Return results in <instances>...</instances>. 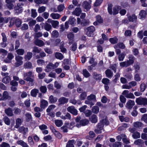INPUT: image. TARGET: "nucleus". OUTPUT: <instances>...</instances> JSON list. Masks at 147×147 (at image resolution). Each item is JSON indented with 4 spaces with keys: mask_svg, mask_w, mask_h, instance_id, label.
Listing matches in <instances>:
<instances>
[{
    "mask_svg": "<svg viewBox=\"0 0 147 147\" xmlns=\"http://www.w3.org/2000/svg\"><path fill=\"white\" fill-rule=\"evenodd\" d=\"M59 64V63L56 62L55 64H53L52 63L50 62L47 65L45 69V71L47 72H49L52 69H54L57 67Z\"/></svg>",
    "mask_w": 147,
    "mask_h": 147,
    "instance_id": "nucleus-1",
    "label": "nucleus"
},
{
    "mask_svg": "<svg viewBox=\"0 0 147 147\" xmlns=\"http://www.w3.org/2000/svg\"><path fill=\"white\" fill-rule=\"evenodd\" d=\"M23 57L22 56H16L15 58L16 62L14 64V66L16 67H18L22 65L23 63Z\"/></svg>",
    "mask_w": 147,
    "mask_h": 147,
    "instance_id": "nucleus-2",
    "label": "nucleus"
},
{
    "mask_svg": "<svg viewBox=\"0 0 147 147\" xmlns=\"http://www.w3.org/2000/svg\"><path fill=\"white\" fill-rule=\"evenodd\" d=\"M136 102L140 105H147V98L142 97L138 98L136 99Z\"/></svg>",
    "mask_w": 147,
    "mask_h": 147,
    "instance_id": "nucleus-3",
    "label": "nucleus"
},
{
    "mask_svg": "<svg viewBox=\"0 0 147 147\" xmlns=\"http://www.w3.org/2000/svg\"><path fill=\"white\" fill-rule=\"evenodd\" d=\"M122 94L124 95L127 98L131 99L135 98V96L134 94L131 92H129V91L128 90H124L122 93Z\"/></svg>",
    "mask_w": 147,
    "mask_h": 147,
    "instance_id": "nucleus-4",
    "label": "nucleus"
},
{
    "mask_svg": "<svg viewBox=\"0 0 147 147\" xmlns=\"http://www.w3.org/2000/svg\"><path fill=\"white\" fill-rule=\"evenodd\" d=\"M86 34L89 37H91L94 34L93 32L95 30V28L93 26L88 27L87 28Z\"/></svg>",
    "mask_w": 147,
    "mask_h": 147,
    "instance_id": "nucleus-5",
    "label": "nucleus"
},
{
    "mask_svg": "<svg viewBox=\"0 0 147 147\" xmlns=\"http://www.w3.org/2000/svg\"><path fill=\"white\" fill-rule=\"evenodd\" d=\"M16 0H5L7 7L9 9H13L14 5L13 3L15 2Z\"/></svg>",
    "mask_w": 147,
    "mask_h": 147,
    "instance_id": "nucleus-6",
    "label": "nucleus"
},
{
    "mask_svg": "<svg viewBox=\"0 0 147 147\" xmlns=\"http://www.w3.org/2000/svg\"><path fill=\"white\" fill-rule=\"evenodd\" d=\"M67 111L74 115H78V111L73 106L68 107L67 108Z\"/></svg>",
    "mask_w": 147,
    "mask_h": 147,
    "instance_id": "nucleus-7",
    "label": "nucleus"
},
{
    "mask_svg": "<svg viewBox=\"0 0 147 147\" xmlns=\"http://www.w3.org/2000/svg\"><path fill=\"white\" fill-rule=\"evenodd\" d=\"M32 75V72L31 71L28 73H24V79L27 81H32L33 79L30 77Z\"/></svg>",
    "mask_w": 147,
    "mask_h": 147,
    "instance_id": "nucleus-8",
    "label": "nucleus"
},
{
    "mask_svg": "<svg viewBox=\"0 0 147 147\" xmlns=\"http://www.w3.org/2000/svg\"><path fill=\"white\" fill-rule=\"evenodd\" d=\"M135 104V103L134 100H129L126 103L125 107L128 109H131Z\"/></svg>",
    "mask_w": 147,
    "mask_h": 147,
    "instance_id": "nucleus-9",
    "label": "nucleus"
},
{
    "mask_svg": "<svg viewBox=\"0 0 147 147\" xmlns=\"http://www.w3.org/2000/svg\"><path fill=\"white\" fill-rule=\"evenodd\" d=\"M50 128L52 132L59 139H60L62 137V136L61 134L59 131H57L53 126H51Z\"/></svg>",
    "mask_w": 147,
    "mask_h": 147,
    "instance_id": "nucleus-10",
    "label": "nucleus"
},
{
    "mask_svg": "<svg viewBox=\"0 0 147 147\" xmlns=\"http://www.w3.org/2000/svg\"><path fill=\"white\" fill-rule=\"evenodd\" d=\"M14 56L11 53H9L7 58L4 60L3 61L6 63H10L12 59L14 57Z\"/></svg>",
    "mask_w": 147,
    "mask_h": 147,
    "instance_id": "nucleus-11",
    "label": "nucleus"
},
{
    "mask_svg": "<svg viewBox=\"0 0 147 147\" xmlns=\"http://www.w3.org/2000/svg\"><path fill=\"white\" fill-rule=\"evenodd\" d=\"M67 38L69 41V44H71L74 41V34L72 32H69L67 35Z\"/></svg>",
    "mask_w": 147,
    "mask_h": 147,
    "instance_id": "nucleus-12",
    "label": "nucleus"
},
{
    "mask_svg": "<svg viewBox=\"0 0 147 147\" xmlns=\"http://www.w3.org/2000/svg\"><path fill=\"white\" fill-rule=\"evenodd\" d=\"M48 105V102L44 99H42L40 101V107L41 109H44L47 107Z\"/></svg>",
    "mask_w": 147,
    "mask_h": 147,
    "instance_id": "nucleus-13",
    "label": "nucleus"
},
{
    "mask_svg": "<svg viewBox=\"0 0 147 147\" xmlns=\"http://www.w3.org/2000/svg\"><path fill=\"white\" fill-rule=\"evenodd\" d=\"M5 112L9 116L12 117L14 115L12 109L8 107L5 110Z\"/></svg>",
    "mask_w": 147,
    "mask_h": 147,
    "instance_id": "nucleus-14",
    "label": "nucleus"
},
{
    "mask_svg": "<svg viewBox=\"0 0 147 147\" xmlns=\"http://www.w3.org/2000/svg\"><path fill=\"white\" fill-rule=\"evenodd\" d=\"M68 99L64 97H61L58 100L59 104H64L67 102Z\"/></svg>",
    "mask_w": 147,
    "mask_h": 147,
    "instance_id": "nucleus-15",
    "label": "nucleus"
},
{
    "mask_svg": "<svg viewBox=\"0 0 147 147\" xmlns=\"http://www.w3.org/2000/svg\"><path fill=\"white\" fill-rule=\"evenodd\" d=\"M128 19L129 22H136L137 20V17L135 14H133L128 17Z\"/></svg>",
    "mask_w": 147,
    "mask_h": 147,
    "instance_id": "nucleus-16",
    "label": "nucleus"
},
{
    "mask_svg": "<svg viewBox=\"0 0 147 147\" xmlns=\"http://www.w3.org/2000/svg\"><path fill=\"white\" fill-rule=\"evenodd\" d=\"M28 129L27 127H25L24 126H22L19 127V131L24 134L25 135L28 132Z\"/></svg>",
    "mask_w": 147,
    "mask_h": 147,
    "instance_id": "nucleus-17",
    "label": "nucleus"
},
{
    "mask_svg": "<svg viewBox=\"0 0 147 147\" xmlns=\"http://www.w3.org/2000/svg\"><path fill=\"white\" fill-rule=\"evenodd\" d=\"M82 10L79 7L76 8L74 11L72 12V14L75 15L77 16H79L81 13Z\"/></svg>",
    "mask_w": 147,
    "mask_h": 147,
    "instance_id": "nucleus-18",
    "label": "nucleus"
},
{
    "mask_svg": "<svg viewBox=\"0 0 147 147\" xmlns=\"http://www.w3.org/2000/svg\"><path fill=\"white\" fill-rule=\"evenodd\" d=\"M129 60L127 61L129 65L132 64L134 62V61L135 60V57L132 55H129L128 57Z\"/></svg>",
    "mask_w": 147,
    "mask_h": 147,
    "instance_id": "nucleus-19",
    "label": "nucleus"
},
{
    "mask_svg": "<svg viewBox=\"0 0 147 147\" xmlns=\"http://www.w3.org/2000/svg\"><path fill=\"white\" fill-rule=\"evenodd\" d=\"M89 120L92 123H96L97 121V118L96 115L95 114L92 115L89 118Z\"/></svg>",
    "mask_w": 147,
    "mask_h": 147,
    "instance_id": "nucleus-20",
    "label": "nucleus"
},
{
    "mask_svg": "<svg viewBox=\"0 0 147 147\" xmlns=\"http://www.w3.org/2000/svg\"><path fill=\"white\" fill-rule=\"evenodd\" d=\"M55 56L56 58L62 60L64 58V56L61 53L59 52H56L55 53Z\"/></svg>",
    "mask_w": 147,
    "mask_h": 147,
    "instance_id": "nucleus-21",
    "label": "nucleus"
},
{
    "mask_svg": "<svg viewBox=\"0 0 147 147\" xmlns=\"http://www.w3.org/2000/svg\"><path fill=\"white\" fill-rule=\"evenodd\" d=\"M35 44L38 46L40 47H41L44 46L45 45L44 42L42 40H39L37 39L35 41Z\"/></svg>",
    "mask_w": 147,
    "mask_h": 147,
    "instance_id": "nucleus-22",
    "label": "nucleus"
},
{
    "mask_svg": "<svg viewBox=\"0 0 147 147\" xmlns=\"http://www.w3.org/2000/svg\"><path fill=\"white\" fill-rule=\"evenodd\" d=\"M93 76L94 79L96 80H100L102 79L101 75L100 74H97L95 72H93Z\"/></svg>",
    "mask_w": 147,
    "mask_h": 147,
    "instance_id": "nucleus-23",
    "label": "nucleus"
},
{
    "mask_svg": "<svg viewBox=\"0 0 147 147\" xmlns=\"http://www.w3.org/2000/svg\"><path fill=\"white\" fill-rule=\"evenodd\" d=\"M103 127V125L102 123L100 122L98 123L97 126V127L98 129H96L95 130V132L97 133H101L100 130L102 129Z\"/></svg>",
    "mask_w": 147,
    "mask_h": 147,
    "instance_id": "nucleus-24",
    "label": "nucleus"
},
{
    "mask_svg": "<svg viewBox=\"0 0 147 147\" xmlns=\"http://www.w3.org/2000/svg\"><path fill=\"white\" fill-rule=\"evenodd\" d=\"M50 16L53 19H58L61 16V15L58 13H52L50 15Z\"/></svg>",
    "mask_w": 147,
    "mask_h": 147,
    "instance_id": "nucleus-25",
    "label": "nucleus"
},
{
    "mask_svg": "<svg viewBox=\"0 0 147 147\" xmlns=\"http://www.w3.org/2000/svg\"><path fill=\"white\" fill-rule=\"evenodd\" d=\"M142 125L143 124L141 122L139 121H137L133 123L134 127L136 128H140Z\"/></svg>",
    "mask_w": 147,
    "mask_h": 147,
    "instance_id": "nucleus-26",
    "label": "nucleus"
},
{
    "mask_svg": "<svg viewBox=\"0 0 147 147\" xmlns=\"http://www.w3.org/2000/svg\"><path fill=\"white\" fill-rule=\"evenodd\" d=\"M57 98L54 97L53 95H51L49 98V102L51 103H55L57 101Z\"/></svg>",
    "mask_w": 147,
    "mask_h": 147,
    "instance_id": "nucleus-27",
    "label": "nucleus"
},
{
    "mask_svg": "<svg viewBox=\"0 0 147 147\" xmlns=\"http://www.w3.org/2000/svg\"><path fill=\"white\" fill-rule=\"evenodd\" d=\"M17 143L18 144L20 145L23 147H29L27 144L22 140H20L17 141Z\"/></svg>",
    "mask_w": 147,
    "mask_h": 147,
    "instance_id": "nucleus-28",
    "label": "nucleus"
},
{
    "mask_svg": "<svg viewBox=\"0 0 147 147\" xmlns=\"http://www.w3.org/2000/svg\"><path fill=\"white\" fill-rule=\"evenodd\" d=\"M82 6L84 7L87 9H90L91 7V6L90 4L86 1L84 2L82 4Z\"/></svg>",
    "mask_w": 147,
    "mask_h": 147,
    "instance_id": "nucleus-29",
    "label": "nucleus"
},
{
    "mask_svg": "<svg viewBox=\"0 0 147 147\" xmlns=\"http://www.w3.org/2000/svg\"><path fill=\"white\" fill-rule=\"evenodd\" d=\"M32 53L28 52L26 55L24 56V59L26 60H29L32 56Z\"/></svg>",
    "mask_w": 147,
    "mask_h": 147,
    "instance_id": "nucleus-30",
    "label": "nucleus"
},
{
    "mask_svg": "<svg viewBox=\"0 0 147 147\" xmlns=\"http://www.w3.org/2000/svg\"><path fill=\"white\" fill-rule=\"evenodd\" d=\"M10 97L8 95V93L7 91H4L3 94V96H2V100L5 99H7L10 98Z\"/></svg>",
    "mask_w": 147,
    "mask_h": 147,
    "instance_id": "nucleus-31",
    "label": "nucleus"
},
{
    "mask_svg": "<svg viewBox=\"0 0 147 147\" xmlns=\"http://www.w3.org/2000/svg\"><path fill=\"white\" fill-rule=\"evenodd\" d=\"M105 73L107 77L109 78H111L113 76V73L109 69L106 70Z\"/></svg>",
    "mask_w": 147,
    "mask_h": 147,
    "instance_id": "nucleus-32",
    "label": "nucleus"
},
{
    "mask_svg": "<svg viewBox=\"0 0 147 147\" xmlns=\"http://www.w3.org/2000/svg\"><path fill=\"white\" fill-rule=\"evenodd\" d=\"M24 68L27 69L31 68L32 67V63L29 61L25 63L24 65Z\"/></svg>",
    "mask_w": 147,
    "mask_h": 147,
    "instance_id": "nucleus-33",
    "label": "nucleus"
},
{
    "mask_svg": "<svg viewBox=\"0 0 147 147\" xmlns=\"http://www.w3.org/2000/svg\"><path fill=\"white\" fill-rule=\"evenodd\" d=\"M16 52L18 55H22L24 53L25 51L24 49H19L17 50Z\"/></svg>",
    "mask_w": 147,
    "mask_h": 147,
    "instance_id": "nucleus-34",
    "label": "nucleus"
},
{
    "mask_svg": "<svg viewBox=\"0 0 147 147\" xmlns=\"http://www.w3.org/2000/svg\"><path fill=\"white\" fill-rule=\"evenodd\" d=\"M55 123L56 125L58 127H61L63 124L61 120L57 119L55 120Z\"/></svg>",
    "mask_w": 147,
    "mask_h": 147,
    "instance_id": "nucleus-35",
    "label": "nucleus"
},
{
    "mask_svg": "<svg viewBox=\"0 0 147 147\" xmlns=\"http://www.w3.org/2000/svg\"><path fill=\"white\" fill-rule=\"evenodd\" d=\"M146 15V13L145 11L142 10L139 13V16L140 19H144L145 18Z\"/></svg>",
    "mask_w": 147,
    "mask_h": 147,
    "instance_id": "nucleus-36",
    "label": "nucleus"
},
{
    "mask_svg": "<svg viewBox=\"0 0 147 147\" xmlns=\"http://www.w3.org/2000/svg\"><path fill=\"white\" fill-rule=\"evenodd\" d=\"M89 123L88 119H85L81 120L80 121V124L83 126H85L87 125Z\"/></svg>",
    "mask_w": 147,
    "mask_h": 147,
    "instance_id": "nucleus-37",
    "label": "nucleus"
},
{
    "mask_svg": "<svg viewBox=\"0 0 147 147\" xmlns=\"http://www.w3.org/2000/svg\"><path fill=\"white\" fill-rule=\"evenodd\" d=\"M39 90H38L34 89L32 90L31 92V94L32 96L35 97L36 96Z\"/></svg>",
    "mask_w": 147,
    "mask_h": 147,
    "instance_id": "nucleus-38",
    "label": "nucleus"
},
{
    "mask_svg": "<svg viewBox=\"0 0 147 147\" xmlns=\"http://www.w3.org/2000/svg\"><path fill=\"white\" fill-rule=\"evenodd\" d=\"M92 112L95 114H97L99 112V109L97 106H93L92 108Z\"/></svg>",
    "mask_w": 147,
    "mask_h": 147,
    "instance_id": "nucleus-39",
    "label": "nucleus"
},
{
    "mask_svg": "<svg viewBox=\"0 0 147 147\" xmlns=\"http://www.w3.org/2000/svg\"><path fill=\"white\" fill-rule=\"evenodd\" d=\"M11 80L10 78L9 77H5L2 80V82L6 84H8L9 83Z\"/></svg>",
    "mask_w": 147,
    "mask_h": 147,
    "instance_id": "nucleus-40",
    "label": "nucleus"
},
{
    "mask_svg": "<svg viewBox=\"0 0 147 147\" xmlns=\"http://www.w3.org/2000/svg\"><path fill=\"white\" fill-rule=\"evenodd\" d=\"M22 123V120L21 119L18 118L16 120V125L15 127L16 128H18L21 125Z\"/></svg>",
    "mask_w": 147,
    "mask_h": 147,
    "instance_id": "nucleus-41",
    "label": "nucleus"
},
{
    "mask_svg": "<svg viewBox=\"0 0 147 147\" xmlns=\"http://www.w3.org/2000/svg\"><path fill=\"white\" fill-rule=\"evenodd\" d=\"M120 7L118 6H115L113 8V14L115 15L118 13L120 9Z\"/></svg>",
    "mask_w": 147,
    "mask_h": 147,
    "instance_id": "nucleus-42",
    "label": "nucleus"
},
{
    "mask_svg": "<svg viewBox=\"0 0 147 147\" xmlns=\"http://www.w3.org/2000/svg\"><path fill=\"white\" fill-rule=\"evenodd\" d=\"M144 143L143 140L141 139H137L134 142V144L136 145L140 146Z\"/></svg>",
    "mask_w": 147,
    "mask_h": 147,
    "instance_id": "nucleus-43",
    "label": "nucleus"
},
{
    "mask_svg": "<svg viewBox=\"0 0 147 147\" xmlns=\"http://www.w3.org/2000/svg\"><path fill=\"white\" fill-rule=\"evenodd\" d=\"M87 99L90 100H96V96L95 95L91 94L90 95L88 96Z\"/></svg>",
    "mask_w": 147,
    "mask_h": 147,
    "instance_id": "nucleus-44",
    "label": "nucleus"
},
{
    "mask_svg": "<svg viewBox=\"0 0 147 147\" xmlns=\"http://www.w3.org/2000/svg\"><path fill=\"white\" fill-rule=\"evenodd\" d=\"M74 140H70L69 141L66 145V147H74L73 143L74 142Z\"/></svg>",
    "mask_w": 147,
    "mask_h": 147,
    "instance_id": "nucleus-45",
    "label": "nucleus"
},
{
    "mask_svg": "<svg viewBox=\"0 0 147 147\" xmlns=\"http://www.w3.org/2000/svg\"><path fill=\"white\" fill-rule=\"evenodd\" d=\"M59 22L57 20H53L52 21L51 25L52 27L54 28H56L58 26Z\"/></svg>",
    "mask_w": 147,
    "mask_h": 147,
    "instance_id": "nucleus-46",
    "label": "nucleus"
},
{
    "mask_svg": "<svg viewBox=\"0 0 147 147\" xmlns=\"http://www.w3.org/2000/svg\"><path fill=\"white\" fill-rule=\"evenodd\" d=\"M87 96L86 93L84 92L82 93L80 96L79 98L81 100H84Z\"/></svg>",
    "mask_w": 147,
    "mask_h": 147,
    "instance_id": "nucleus-47",
    "label": "nucleus"
},
{
    "mask_svg": "<svg viewBox=\"0 0 147 147\" xmlns=\"http://www.w3.org/2000/svg\"><path fill=\"white\" fill-rule=\"evenodd\" d=\"M90 23V21L88 20L83 19L82 20L81 24L83 26L88 25Z\"/></svg>",
    "mask_w": 147,
    "mask_h": 147,
    "instance_id": "nucleus-48",
    "label": "nucleus"
},
{
    "mask_svg": "<svg viewBox=\"0 0 147 147\" xmlns=\"http://www.w3.org/2000/svg\"><path fill=\"white\" fill-rule=\"evenodd\" d=\"M44 28L46 30L49 31L51 29L52 26L50 24L46 23L44 26Z\"/></svg>",
    "mask_w": 147,
    "mask_h": 147,
    "instance_id": "nucleus-49",
    "label": "nucleus"
},
{
    "mask_svg": "<svg viewBox=\"0 0 147 147\" xmlns=\"http://www.w3.org/2000/svg\"><path fill=\"white\" fill-rule=\"evenodd\" d=\"M56 107L54 105H50L47 109V112H50L52 110L54 109Z\"/></svg>",
    "mask_w": 147,
    "mask_h": 147,
    "instance_id": "nucleus-50",
    "label": "nucleus"
},
{
    "mask_svg": "<svg viewBox=\"0 0 147 147\" xmlns=\"http://www.w3.org/2000/svg\"><path fill=\"white\" fill-rule=\"evenodd\" d=\"M26 120L27 121H29L32 119V117L31 114L28 113L25 115Z\"/></svg>",
    "mask_w": 147,
    "mask_h": 147,
    "instance_id": "nucleus-51",
    "label": "nucleus"
},
{
    "mask_svg": "<svg viewBox=\"0 0 147 147\" xmlns=\"http://www.w3.org/2000/svg\"><path fill=\"white\" fill-rule=\"evenodd\" d=\"M118 39L115 37L110 38L109 40L110 42L113 44L116 43L118 42Z\"/></svg>",
    "mask_w": 147,
    "mask_h": 147,
    "instance_id": "nucleus-52",
    "label": "nucleus"
},
{
    "mask_svg": "<svg viewBox=\"0 0 147 147\" xmlns=\"http://www.w3.org/2000/svg\"><path fill=\"white\" fill-rule=\"evenodd\" d=\"M41 51L40 48H39L36 47H34L32 48V52L35 53H39Z\"/></svg>",
    "mask_w": 147,
    "mask_h": 147,
    "instance_id": "nucleus-53",
    "label": "nucleus"
},
{
    "mask_svg": "<svg viewBox=\"0 0 147 147\" xmlns=\"http://www.w3.org/2000/svg\"><path fill=\"white\" fill-rule=\"evenodd\" d=\"M89 63L90 64H92V66L94 67L97 64L96 62L94 61V59L93 58H90V60L89 61Z\"/></svg>",
    "mask_w": 147,
    "mask_h": 147,
    "instance_id": "nucleus-54",
    "label": "nucleus"
},
{
    "mask_svg": "<svg viewBox=\"0 0 147 147\" xmlns=\"http://www.w3.org/2000/svg\"><path fill=\"white\" fill-rule=\"evenodd\" d=\"M28 142L31 146H33L34 143L32 137L29 136L28 137Z\"/></svg>",
    "mask_w": 147,
    "mask_h": 147,
    "instance_id": "nucleus-55",
    "label": "nucleus"
},
{
    "mask_svg": "<svg viewBox=\"0 0 147 147\" xmlns=\"http://www.w3.org/2000/svg\"><path fill=\"white\" fill-rule=\"evenodd\" d=\"M132 136L134 139H137L140 137V134L139 132L136 131L133 134Z\"/></svg>",
    "mask_w": 147,
    "mask_h": 147,
    "instance_id": "nucleus-56",
    "label": "nucleus"
},
{
    "mask_svg": "<svg viewBox=\"0 0 147 147\" xmlns=\"http://www.w3.org/2000/svg\"><path fill=\"white\" fill-rule=\"evenodd\" d=\"M3 120L5 123L7 125H9L10 123V121L9 119L7 116H5Z\"/></svg>",
    "mask_w": 147,
    "mask_h": 147,
    "instance_id": "nucleus-57",
    "label": "nucleus"
},
{
    "mask_svg": "<svg viewBox=\"0 0 147 147\" xmlns=\"http://www.w3.org/2000/svg\"><path fill=\"white\" fill-rule=\"evenodd\" d=\"M83 74L86 78H88L90 76V74L86 69H84L83 71Z\"/></svg>",
    "mask_w": 147,
    "mask_h": 147,
    "instance_id": "nucleus-58",
    "label": "nucleus"
},
{
    "mask_svg": "<svg viewBox=\"0 0 147 147\" xmlns=\"http://www.w3.org/2000/svg\"><path fill=\"white\" fill-rule=\"evenodd\" d=\"M40 91L43 93H45L47 91V88L46 86H42L40 88Z\"/></svg>",
    "mask_w": 147,
    "mask_h": 147,
    "instance_id": "nucleus-59",
    "label": "nucleus"
},
{
    "mask_svg": "<svg viewBox=\"0 0 147 147\" xmlns=\"http://www.w3.org/2000/svg\"><path fill=\"white\" fill-rule=\"evenodd\" d=\"M37 13L36 10L32 9H31V16L33 18H36L37 16Z\"/></svg>",
    "mask_w": 147,
    "mask_h": 147,
    "instance_id": "nucleus-60",
    "label": "nucleus"
},
{
    "mask_svg": "<svg viewBox=\"0 0 147 147\" xmlns=\"http://www.w3.org/2000/svg\"><path fill=\"white\" fill-rule=\"evenodd\" d=\"M65 8L64 4H62L58 5L57 7V9L59 12L62 11Z\"/></svg>",
    "mask_w": 147,
    "mask_h": 147,
    "instance_id": "nucleus-61",
    "label": "nucleus"
},
{
    "mask_svg": "<svg viewBox=\"0 0 147 147\" xmlns=\"http://www.w3.org/2000/svg\"><path fill=\"white\" fill-rule=\"evenodd\" d=\"M120 65L122 67H127L129 65L127 61L120 63Z\"/></svg>",
    "mask_w": 147,
    "mask_h": 147,
    "instance_id": "nucleus-62",
    "label": "nucleus"
},
{
    "mask_svg": "<svg viewBox=\"0 0 147 147\" xmlns=\"http://www.w3.org/2000/svg\"><path fill=\"white\" fill-rule=\"evenodd\" d=\"M14 9L18 13H21L23 10L22 9H20L17 5L14 7Z\"/></svg>",
    "mask_w": 147,
    "mask_h": 147,
    "instance_id": "nucleus-63",
    "label": "nucleus"
},
{
    "mask_svg": "<svg viewBox=\"0 0 147 147\" xmlns=\"http://www.w3.org/2000/svg\"><path fill=\"white\" fill-rule=\"evenodd\" d=\"M121 142H116L112 144V146L113 147H121Z\"/></svg>",
    "mask_w": 147,
    "mask_h": 147,
    "instance_id": "nucleus-64",
    "label": "nucleus"
}]
</instances>
